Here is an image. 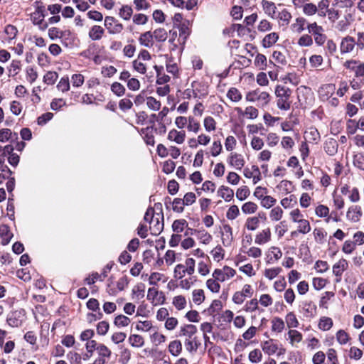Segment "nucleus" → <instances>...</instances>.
I'll return each mask as SVG.
<instances>
[{
  "instance_id": "1",
  "label": "nucleus",
  "mask_w": 364,
  "mask_h": 364,
  "mask_svg": "<svg viewBox=\"0 0 364 364\" xmlns=\"http://www.w3.org/2000/svg\"><path fill=\"white\" fill-rule=\"evenodd\" d=\"M144 220L149 224L151 234L158 235L164 229V214L161 203H156L154 208H149L144 215Z\"/></svg>"
},
{
  "instance_id": "2",
  "label": "nucleus",
  "mask_w": 364,
  "mask_h": 364,
  "mask_svg": "<svg viewBox=\"0 0 364 364\" xmlns=\"http://www.w3.org/2000/svg\"><path fill=\"white\" fill-rule=\"evenodd\" d=\"M275 95L277 97V105L279 109L288 110L291 107L290 96L291 90L283 85H277L275 88Z\"/></svg>"
},
{
  "instance_id": "3",
  "label": "nucleus",
  "mask_w": 364,
  "mask_h": 364,
  "mask_svg": "<svg viewBox=\"0 0 364 364\" xmlns=\"http://www.w3.org/2000/svg\"><path fill=\"white\" fill-rule=\"evenodd\" d=\"M290 220L296 223L297 231L302 234H306L311 231V225L309 220L304 219V215L299 208H295L289 213Z\"/></svg>"
},
{
  "instance_id": "4",
  "label": "nucleus",
  "mask_w": 364,
  "mask_h": 364,
  "mask_svg": "<svg viewBox=\"0 0 364 364\" xmlns=\"http://www.w3.org/2000/svg\"><path fill=\"white\" fill-rule=\"evenodd\" d=\"M245 100L250 102H257L258 105L264 107L268 105L270 100V95L268 92L261 91L259 89L248 92L246 94Z\"/></svg>"
},
{
  "instance_id": "5",
  "label": "nucleus",
  "mask_w": 364,
  "mask_h": 364,
  "mask_svg": "<svg viewBox=\"0 0 364 364\" xmlns=\"http://www.w3.org/2000/svg\"><path fill=\"white\" fill-rule=\"evenodd\" d=\"M309 33L313 36L315 43L318 46H323L326 41V36L323 33L324 29L316 22L309 23L307 26Z\"/></svg>"
},
{
  "instance_id": "6",
  "label": "nucleus",
  "mask_w": 364,
  "mask_h": 364,
  "mask_svg": "<svg viewBox=\"0 0 364 364\" xmlns=\"http://www.w3.org/2000/svg\"><path fill=\"white\" fill-rule=\"evenodd\" d=\"M146 299L153 306L163 304L166 301L164 293L155 287L148 289Z\"/></svg>"
},
{
  "instance_id": "7",
  "label": "nucleus",
  "mask_w": 364,
  "mask_h": 364,
  "mask_svg": "<svg viewBox=\"0 0 364 364\" xmlns=\"http://www.w3.org/2000/svg\"><path fill=\"white\" fill-rule=\"evenodd\" d=\"M236 274V271L228 267L225 266L223 269H216L213 272V277L219 282H223L230 280Z\"/></svg>"
},
{
  "instance_id": "8",
  "label": "nucleus",
  "mask_w": 364,
  "mask_h": 364,
  "mask_svg": "<svg viewBox=\"0 0 364 364\" xmlns=\"http://www.w3.org/2000/svg\"><path fill=\"white\" fill-rule=\"evenodd\" d=\"M227 162L230 166L236 170H241L245 164L243 155L235 151L229 154L227 157Z\"/></svg>"
},
{
  "instance_id": "9",
  "label": "nucleus",
  "mask_w": 364,
  "mask_h": 364,
  "mask_svg": "<svg viewBox=\"0 0 364 364\" xmlns=\"http://www.w3.org/2000/svg\"><path fill=\"white\" fill-rule=\"evenodd\" d=\"M105 26L110 34H118L123 31V25L119 23L112 16H106L105 18Z\"/></svg>"
},
{
  "instance_id": "10",
  "label": "nucleus",
  "mask_w": 364,
  "mask_h": 364,
  "mask_svg": "<svg viewBox=\"0 0 364 364\" xmlns=\"http://www.w3.org/2000/svg\"><path fill=\"white\" fill-rule=\"evenodd\" d=\"M243 175L247 178H251L253 184H257L262 180L261 171L257 166L252 165L251 167H246L243 170Z\"/></svg>"
},
{
  "instance_id": "11",
  "label": "nucleus",
  "mask_w": 364,
  "mask_h": 364,
  "mask_svg": "<svg viewBox=\"0 0 364 364\" xmlns=\"http://www.w3.org/2000/svg\"><path fill=\"white\" fill-rule=\"evenodd\" d=\"M44 14L41 9H36L31 15V19L34 25L38 26L39 30L44 31L48 28V23L44 22Z\"/></svg>"
},
{
  "instance_id": "12",
  "label": "nucleus",
  "mask_w": 364,
  "mask_h": 364,
  "mask_svg": "<svg viewBox=\"0 0 364 364\" xmlns=\"http://www.w3.org/2000/svg\"><path fill=\"white\" fill-rule=\"evenodd\" d=\"M341 192L343 195L348 196L352 203H358L360 199L359 190L356 187L351 188L345 185L341 188Z\"/></svg>"
},
{
  "instance_id": "13",
  "label": "nucleus",
  "mask_w": 364,
  "mask_h": 364,
  "mask_svg": "<svg viewBox=\"0 0 364 364\" xmlns=\"http://www.w3.org/2000/svg\"><path fill=\"white\" fill-rule=\"evenodd\" d=\"M186 136V134L184 130L179 131L176 129H172L168 133L167 139L180 145L184 143Z\"/></svg>"
},
{
  "instance_id": "14",
  "label": "nucleus",
  "mask_w": 364,
  "mask_h": 364,
  "mask_svg": "<svg viewBox=\"0 0 364 364\" xmlns=\"http://www.w3.org/2000/svg\"><path fill=\"white\" fill-rule=\"evenodd\" d=\"M235 112L240 117H246L249 119H255L259 115L258 109L252 106H249L242 110L240 107H235Z\"/></svg>"
},
{
  "instance_id": "15",
  "label": "nucleus",
  "mask_w": 364,
  "mask_h": 364,
  "mask_svg": "<svg viewBox=\"0 0 364 364\" xmlns=\"http://www.w3.org/2000/svg\"><path fill=\"white\" fill-rule=\"evenodd\" d=\"M361 207L359 205H351L346 213V218L351 223L358 222L362 217Z\"/></svg>"
},
{
  "instance_id": "16",
  "label": "nucleus",
  "mask_w": 364,
  "mask_h": 364,
  "mask_svg": "<svg viewBox=\"0 0 364 364\" xmlns=\"http://www.w3.org/2000/svg\"><path fill=\"white\" fill-rule=\"evenodd\" d=\"M353 22V16L350 14L345 15L343 17L337 20L335 28L338 31L344 32L347 31Z\"/></svg>"
},
{
  "instance_id": "17",
  "label": "nucleus",
  "mask_w": 364,
  "mask_h": 364,
  "mask_svg": "<svg viewBox=\"0 0 364 364\" xmlns=\"http://www.w3.org/2000/svg\"><path fill=\"white\" fill-rule=\"evenodd\" d=\"M261 6L264 14L272 19L276 18L277 6L273 1L262 0Z\"/></svg>"
},
{
  "instance_id": "18",
  "label": "nucleus",
  "mask_w": 364,
  "mask_h": 364,
  "mask_svg": "<svg viewBox=\"0 0 364 364\" xmlns=\"http://www.w3.org/2000/svg\"><path fill=\"white\" fill-rule=\"evenodd\" d=\"M287 339L292 347L297 348L303 339V335L297 330L291 329L287 333Z\"/></svg>"
},
{
  "instance_id": "19",
  "label": "nucleus",
  "mask_w": 364,
  "mask_h": 364,
  "mask_svg": "<svg viewBox=\"0 0 364 364\" xmlns=\"http://www.w3.org/2000/svg\"><path fill=\"white\" fill-rule=\"evenodd\" d=\"M138 41L139 44L145 48H150L154 45V38L151 31H146L142 33L139 38Z\"/></svg>"
},
{
  "instance_id": "20",
  "label": "nucleus",
  "mask_w": 364,
  "mask_h": 364,
  "mask_svg": "<svg viewBox=\"0 0 364 364\" xmlns=\"http://www.w3.org/2000/svg\"><path fill=\"white\" fill-rule=\"evenodd\" d=\"M197 333V328L193 324H186L181 327L179 331L180 336H184L186 339L194 338Z\"/></svg>"
},
{
  "instance_id": "21",
  "label": "nucleus",
  "mask_w": 364,
  "mask_h": 364,
  "mask_svg": "<svg viewBox=\"0 0 364 364\" xmlns=\"http://www.w3.org/2000/svg\"><path fill=\"white\" fill-rule=\"evenodd\" d=\"M355 46V41L354 38L351 36H346L343 38L341 43V52L342 53H348L351 52Z\"/></svg>"
},
{
  "instance_id": "22",
  "label": "nucleus",
  "mask_w": 364,
  "mask_h": 364,
  "mask_svg": "<svg viewBox=\"0 0 364 364\" xmlns=\"http://www.w3.org/2000/svg\"><path fill=\"white\" fill-rule=\"evenodd\" d=\"M218 196L224 199L226 202H230L234 197V191L228 186H221L217 191Z\"/></svg>"
},
{
  "instance_id": "23",
  "label": "nucleus",
  "mask_w": 364,
  "mask_h": 364,
  "mask_svg": "<svg viewBox=\"0 0 364 364\" xmlns=\"http://www.w3.org/2000/svg\"><path fill=\"white\" fill-rule=\"evenodd\" d=\"M271 239V231L269 228L262 230L258 232L255 239V242L257 245H264L268 242Z\"/></svg>"
},
{
  "instance_id": "24",
  "label": "nucleus",
  "mask_w": 364,
  "mask_h": 364,
  "mask_svg": "<svg viewBox=\"0 0 364 364\" xmlns=\"http://www.w3.org/2000/svg\"><path fill=\"white\" fill-rule=\"evenodd\" d=\"M262 350L269 355H274L279 349L277 343L272 339L266 341L262 343Z\"/></svg>"
},
{
  "instance_id": "25",
  "label": "nucleus",
  "mask_w": 364,
  "mask_h": 364,
  "mask_svg": "<svg viewBox=\"0 0 364 364\" xmlns=\"http://www.w3.org/2000/svg\"><path fill=\"white\" fill-rule=\"evenodd\" d=\"M334 90L335 86L333 85H325L322 86L318 90L319 97L323 101L328 100L334 92Z\"/></svg>"
},
{
  "instance_id": "26",
  "label": "nucleus",
  "mask_w": 364,
  "mask_h": 364,
  "mask_svg": "<svg viewBox=\"0 0 364 364\" xmlns=\"http://www.w3.org/2000/svg\"><path fill=\"white\" fill-rule=\"evenodd\" d=\"M302 312L306 317H314L316 314V306L309 301H306L302 304Z\"/></svg>"
},
{
  "instance_id": "27",
  "label": "nucleus",
  "mask_w": 364,
  "mask_h": 364,
  "mask_svg": "<svg viewBox=\"0 0 364 364\" xmlns=\"http://www.w3.org/2000/svg\"><path fill=\"white\" fill-rule=\"evenodd\" d=\"M168 281V277L160 272H152L148 277V282L150 285L156 286L159 282L166 283Z\"/></svg>"
},
{
  "instance_id": "28",
  "label": "nucleus",
  "mask_w": 364,
  "mask_h": 364,
  "mask_svg": "<svg viewBox=\"0 0 364 364\" xmlns=\"http://www.w3.org/2000/svg\"><path fill=\"white\" fill-rule=\"evenodd\" d=\"M277 188L283 195H287L294 191V186L291 181L288 180H282L277 186Z\"/></svg>"
},
{
  "instance_id": "29",
  "label": "nucleus",
  "mask_w": 364,
  "mask_h": 364,
  "mask_svg": "<svg viewBox=\"0 0 364 364\" xmlns=\"http://www.w3.org/2000/svg\"><path fill=\"white\" fill-rule=\"evenodd\" d=\"M304 137L306 141L316 144L320 139V134L315 127H310L305 132Z\"/></svg>"
},
{
  "instance_id": "30",
  "label": "nucleus",
  "mask_w": 364,
  "mask_h": 364,
  "mask_svg": "<svg viewBox=\"0 0 364 364\" xmlns=\"http://www.w3.org/2000/svg\"><path fill=\"white\" fill-rule=\"evenodd\" d=\"M279 39V34L276 32L270 33L266 35L262 41V46L268 48L274 45Z\"/></svg>"
},
{
  "instance_id": "31",
  "label": "nucleus",
  "mask_w": 364,
  "mask_h": 364,
  "mask_svg": "<svg viewBox=\"0 0 364 364\" xmlns=\"http://www.w3.org/2000/svg\"><path fill=\"white\" fill-rule=\"evenodd\" d=\"M171 304L176 310L182 311L187 306V300L183 295H176L173 297Z\"/></svg>"
},
{
  "instance_id": "32",
  "label": "nucleus",
  "mask_w": 364,
  "mask_h": 364,
  "mask_svg": "<svg viewBox=\"0 0 364 364\" xmlns=\"http://www.w3.org/2000/svg\"><path fill=\"white\" fill-rule=\"evenodd\" d=\"M18 33L17 28L13 25H7L4 28V33L6 35L5 40L7 43H11V41L16 38Z\"/></svg>"
},
{
  "instance_id": "33",
  "label": "nucleus",
  "mask_w": 364,
  "mask_h": 364,
  "mask_svg": "<svg viewBox=\"0 0 364 364\" xmlns=\"http://www.w3.org/2000/svg\"><path fill=\"white\" fill-rule=\"evenodd\" d=\"M105 31L100 26H93L89 31V37L93 41H98L102 38Z\"/></svg>"
},
{
  "instance_id": "34",
  "label": "nucleus",
  "mask_w": 364,
  "mask_h": 364,
  "mask_svg": "<svg viewBox=\"0 0 364 364\" xmlns=\"http://www.w3.org/2000/svg\"><path fill=\"white\" fill-rule=\"evenodd\" d=\"M129 343L134 348H141L144 345V338L138 334H132L128 338Z\"/></svg>"
},
{
  "instance_id": "35",
  "label": "nucleus",
  "mask_w": 364,
  "mask_h": 364,
  "mask_svg": "<svg viewBox=\"0 0 364 364\" xmlns=\"http://www.w3.org/2000/svg\"><path fill=\"white\" fill-rule=\"evenodd\" d=\"M333 325V322L331 318L322 316L319 319L318 327L323 331H327L332 328Z\"/></svg>"
},
{
  "instance_id": "36",
  "label": "nucleus",
  "mask_w": 364,
  "mask_h": 364,
  "mask_svg": "<svg viewBox=\"0 0 364 364\" xmlns=\"http://www.w3.org/2000/svg\"><path fill=\"white\" fill-rule=\"evenodd\" d=\"M168 351L173 356H178L182 351V344L180 341L175 340L168 345Z\"/></svg>"
},
{
  "instance_id": "37",
  "label": "nucleus",
  "mask_w": 364,
  "mask_h": 364,
  "mask_svg": "<svg viewBox=\"0 0 364 364\" xmlns=\"http://www.w3.org/2000/svg\"><path fill=\"white\" fill-rule=\"evenodd\" d=\"M324 150L330 156L335 155L338 150L336 141L333 139L326 141L324 144Z\"/></svg>"
},
{
  "instance_id": "38",
  "label": "nucleus",
  "mask_w": 364,
  "mask_h": 364,
  "mask_svg": "<svg viewBox=\"0 0 364 364\" xmlns=\"http://www.w3.org/2000/svg\"><path fill=\"white\" fill-rule=\"evenodd\" d=\"M271 329L273 332L281 333L285 327L284 321L279 317H274L271 321Z\"/></svg>"
},
{
  "instance_id": "39",
  "label": "nucleus",
  "mask_w": 364,
  "mask_h": 364,
  "mask_svg": "<svg viewBox=\"0 0 364 364\" xmlns=\"http://www.w3.org/2000/svg\"><path fill=\"white\" fill-rule=\"evenodd\" d=\"M284 215V211L279 206L274 207L269 213V217L271 221L277 222L279 221Z\"/></svg>"
},
{
  "instance_id": "40",
  "label": "nucleus",
  "mask_w": 364,
  "mask_h": 364,
  "mask_svg": "<svg viewBox=\"0 0 364 364\" xmlns=\"http://www.w3.org/2000/svg\"><path fill=\"white\" fill-rule=\"evenodd\" d=\"M260 221L259 216L248 218L245 223V228L248 230H255L259 225Z\"/></svg>"
},
{
  "instance_id": "41",
  "label": "nucleus",
  "mask_w": 364,
  "mask_h": 364,
  "mask_svg": "<svg viewBox=\"0 0 364 364\" xmlns=\"http://www.w3.org/2000/svg\"><path fill=\"white\" fill-rule=\"evenodd\" d=\"M291 18L292 16L291 13L286 9H282L277 15L276 14V18L282 21V25H288L290 23Z\"/></svg>"
},
{
  "instance_id": "42",
  "label": "nucleus",
  "mask_w": 364,
  "mask_h": 364,
  "mask_svg": "<svg viewBox=\"0 0 364 364\" xmlns=\"http://www.w3.org/2000/svg\"><path fill=\"white\" fill-rule=\"evenodd\" d=\"M336 339L340 345H346L350 340V336L346 331L340 329L336 333Z\"/></svg>"
},
{
  "instance_id": "43",
  "label": "nucleus",
  "mask_w": 364,
  "mask_h": 364,
  "mask_svg": "<svg viewBox=\"0 0 364 364\" xmlns=\"http://www.w3.org/2000/svg\"><path fill=\"white\" fill-rule=\"evenodd\" d=\"M150 340L153 344L159 346L166 341V337L164 334L158 332L156 330H154L150 334Z\"/></svg>"
},
{
  "instance_id": "44",
  "label": "nucleus",
  "mask_w": 364,
  "mask_h": 364,
  "mask_svg": "<svg viewBox=\"0 0 364 364\" xmlns=\"http://www.w3.org/2000/svg\"><path fill=\"white\" fill-rule=\"evenodd\" d=\"M223 151V146L220 140H214L209 148L210 154L213 157L219 156Z\"/></svg>"
},
{
  "instance_id": "45",
  "label": "nucleus",
  "mask_w": 364,
  "mask_h": 364,
  "mask_svg": "<svg viewBox=\"0 0 364 364\" xmlns=\"http://www.w3.org/2000/svg\"><path fill=\"white\" fill-rule=\"evenodd\" d=\"M203 127L207 132L216 130V121L211 116H207L203 119Z\"/></svg>"
},
{
  "instance_id": "46",
  "label": "nucleus",
  "mask_w": 364,
  "mask_h": 364,
  "mask_svg": "<svg viewBox=\"0 0 364 364\" xmlns=\"http://www.w3.org/2000/svg\"><path fill=\"white\" fill-rule=\"evenodd\" d=\"M130 323V318L122 314L117 316L114 320V324L118 328L127 327Z\"/></svg>"
},
{
  "instance_id": "47",
  "label": "nucleus",
  "mask_w": 364,
  "mask_h": 364,
  "mask_svg": "<svg viewBox=\"0 0 364 364\" xmlns=\"http://www.w3.org/2000/svg\"><path fill=\"white\" fill-rule=\"evenodd\" d=\"M154 38L158 42H164L168 37V33L164 28H159L152 32Z\"/></svg>"
},
{
  "instance_id": "48",
  "label": "nucleus",
  "mask_w": 364,
  "mask_h": 364,
  "mask_svg": "<svg viewBox=\"0 0 364 364\" xmlns=\"http://www.w3.org/2000/svg\"><path fill=\"white\" fill-rule=\"evenodd\" d=\"M347 267V262L345 259H341L333 265V272L336 276H341Z\"/></svg>"
},
{
  "instance_id": "49",
  "label": "nucleus",
  "mask_w": 364,
  "mask_h": 364,
  "mask_svg": "<svg viewBox=\"0 0 364 364\" xmlns=\"http://www.w3.org/2000/svg\"><path fill=\"white\" fill-rule=\"evenodd\" d=\"M192 300L196 305H200L205 300V294L203 289H194L192 291Z\"/></svg>"
},
{
  "instance_id": "50",
  "label": "nucleus",
  "mask_w": 364,
  "mask_h": 364,
  "mask_svg": "<svg viewBox=\"0 0 364 364\" xmlns=\"http://www.w3.org/2000/svg\"><path fill=\"white\" fill-rule=\"evenodd\" d=\"M241 209H242V213L245 214H253L257 210L258 206L255 203L252 202V201H248V202L245 203L242 205Z\"/></svg>"
},
{
  "instance_id": "51",
  "label": "nucleus",
  "mask_w": 364,
  "mask_h": 364,
  "mask_svg": "<svg viewBox=\"0 0 364 364\" xmlns=\"http://www.w3.org/2000/svg\"><path fill=\"white\" fill-rule=\"evenodd\" d=\"M188 23H182L178 28H179V38L182 39V43H185L187 38L190 35V29L188 28Z\"/></svg>"
},
{
  "instance_id": "52",
  "label": "nucleus",
  "mask_w": 364,
  "mask_h": 364,
  "mask_svg": "<svg viewBox=\"0 0 364 364\" xmlns=\"http://www.w3.org/2000/svg\"><path fill=\"white\" fill-rule=\"evenodd\" d=\"M26 77L28 82L31 84L33 83L38 78V73L36 69L32 66H28L26 70Z\"/></svg>"
},
{
  "instance_id": "53",
  "label": "nucleus",
  "mask_w": 364,
  "mask_h": 364,
  "mask_svg": "<svg viewBox=\"0 0 364 364\" xmlns=\"http://www.w3.org/2000/svg\"><path fill=\"white\" fill-rule=\"evenodd\" d=\"M58 78V74L55 71H48L43 76V82L48 85H54Z\"/></svg>"
},
{
  "instance_id": "54",
  "label": "nucleus",
  "mask_w": 364,
  "mask_h": 364,
  "mask_svg": "<svg viewBox=\"0 0 364 364\" xmlns=\"http://www.w3.org/2000/svg\"><path fill=\"white\" fill-rule=\"evenodd\" d=\"M227 97L232 102H237L242 99L241 92L235 87L229 89L227 93Z\"/></svg>"
},
{
  "instance_id": "55",
  "label": "nucleus",
  "mask_w": 364,
  "mask_h": 364,
  "mask_svg": "<svg viewBox=\"0 0 364 364\" xmlns=\"http://www.w3.org/2000/svg\"><path fill=\"white\" fill-rule=\"evenodd\" d=\"M184 345L186 349L188 352H193L197 350L199 346V342L196 338L186 339L184 341Z\"/></svg>"
},
{
  "instance_id": "56",
  "label": "nucleus",
  "mask_w": 364,
  "mask_h": 364,
  "mask_svg": "<svg viewBox=\"0 0 364 364\" xmlns=\"http://www.w3.org/2000/svg\"><path fill=\"white\" fill-rule=\"evenodd\" d=\"M335 7L332 6L327 11V18L331 23H335L341 17V11Z\"/></svg>"
},
{
  "instance_id": "57",
  "label": "nucleus",
  "mask_w": 364,
  "mask_h": 364,
  "mask_svg": "<svg viewBox=\"0 0 364 364\" xmlns=\"http://www.w3.org/2000/svg\"><path fill=\"white\" fill-rule=\"evenodd\" d=\"M71 83L74 87H80L85 82V77L81 73H75L71 76Z\"/></svg>"
},
{
  "instance_id": "58",
  "label": "nucleus",
  "mask_w": 364,
  "mask_h": 364,
  "mask_svg": "<svg viewBox=\"0 0 364 364\" xmlns=\"http://www.w3.org/2000/svg\"><path fill=\"white\" fill-rule=\"evenodd\" d=\"M285 320L289 328H296L299 324L296 315L293 312L288 313L286 315Z\"/></svg>"
},
{
  "instance_id": "59",
  "label": "nucleus",
  "mask_w": 364,
  "mask_h": 364,
  "mask_svg": "<svg viewBox=\"0 0 364 364\" xmlns=\"http://www.w3.org/2000/svg\"><path fill=\"white\" fill-rule=\"evenodd\" d=\"M188 225V223L185 219L176 220L172 225V229L174 232H181Z\"/></svg>"
},
{
  "instance_id": "60",
  "label": "nucleus",
  "mask_w": 364,
  "mask_h": 364,
  "mask_svg": "<svg viewBox=\"0 0 364 364\" xmlns=\"http://www.w3.org/2000/svg\"><path fill=\"white\" fill-rule=\"evenodd\" d=\"M109 329V324L106 321H100L96 326L97 333L100 336H105Z\"/></svg>"
},
{
  "instance_id": "61",
  "label": "nucleus",
  "mask_w": 364,
  "mask_h": 364,
  "mask_svg": "<svg viewBox=\"0 0 364 364\" xmlns=\"http://www.w3.org/2000/svg\"><path fill=\"white\" fill-rule=\"evenodd\" d=\"M70 85L68 76L63 77L57 85V88L62 92H68L70 90Z\"/></svg>"
},
{
  "instance_id": "62",
  "label": "nucleus",
  "mask_w": 364,
  "mask_h": 364,
  "mask_svg": "<svg viewBox=\"0 0 364 364\" xmlns=\"http://www.w3.org/2000/svg\"><path fill=\"white\" fill-rule=\"evenodd\" d=\"M133 14V10L131 6L128 5L123 6L119 12V16L125 21L130 19Z\"/></svg>"
},
{
  "instance_id": "63",
  "label": "nucleus",
  "mask_w": 364,
  "mask_h": 364,
  "mask_svg": "<svg viewBox=\"0 0 364 364\" xmlns=\"http://www.w3.org/2000/svg\"><path fill=\"white\" fill-rule=\"evenodd\" d=\"M328 364H339L337 351L334 348H329L326 352Z\"/></svg>"
},
{
  "instance_id": "64",
  "label": "nucleus",
  "mask_w": 364,
  "mask_h": 364,
  "mask_svg": "<svg viewBox=\"0 0 364 364\" xmlns=\"http://www.w3.org/2000/svg\"><path fill=\"white\" fill-rule=\"evenodd\" d=\"M67 358L70 364H82V356L76 352L70 351L67 354Z\"/></svg>"
}]
</instances>
